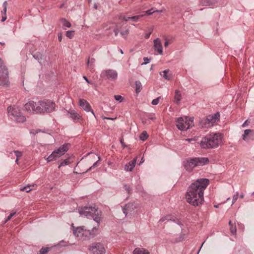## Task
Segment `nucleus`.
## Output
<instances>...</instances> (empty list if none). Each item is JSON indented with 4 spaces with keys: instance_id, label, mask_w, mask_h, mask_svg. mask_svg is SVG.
Listing matches in <instances>:
<instances>
[{
    "instance_id": "obj_1",
    "label": "nucleus",
    "mask_w": 254,
    "mask_h": 254,
    "mask_svg": "<svg viewBox=\"0 0 254 254\" xmlns=\"http://www.w3.org/2000/svg\"><path fill=\"white\" fill-rule=\"evenodd\" d=\"M209 183L207 179H199L191 184L186 195L187 201L190 205L197 207L204 201V190Z\"/></svg>"
},
{
    "instance_id": "obj_2",
    "label": "nucleus",
    "mask_w": 254,
    "mask_h": 254,
    "mask_svg": "<svg viewBox=\"0 0 254 254\" xmlns=\"http://www.w3.org/2000/svg\"><path fill=\"white\" fill-rule=\"evenodd\" d=\"M223 138L221 133H211L203 137L199 144L203 149L215 148L222 144Z\"/></svg>"
},
{
    "instance_id": "obj_3",
    "label": "nucleus",
    "mask_w": 254,
    "mask_h": 254,
    "mask_svg": "<svg viewBox=\"0 0 254 254\" xmlns=\"http://www.w3.org/2000/svg\"><path fill=\"white\" fill-rule=\"evenodd\" d=\"M208 162L209 159L207 157L190 158L184 162V166L186 171L191 172L196 166L205 165Z\"/></svg>"
},
{
    "instance_id": "obj_4",
    "label": "nucleus",
    "mask_w": 254,
    "mask_h": 254,
    "mask_svg": "<svg viewBox=\"0 0 254 254\" xmlns=\"http://www.w3.org/2000/svg\"><path fill=\"white\" fill-rule=\"evenodd\" d=\"M8 116L11 120L16 123H24L26 121V118L23 116L20 109L15 106H9L7 108Z\"/></svg>"
},
{
    "instance_id": "obj_5",
    "label": "nucleus",
    "mask_w": 254,
    "mask_h": 254,
    "mask_svg": "<svg viewBox=\"0 0 254 254\" xmlns=\"http://www.w3.org/2000/svg\"><path fill=\"white\" fill-rule=\"evenodd\" d=\"M219 117L220 115L218 112L214 115L208 116L206 118L202 119L199 121V126L204 128L211 127L219 121Z\"/></svg>"
},
{
    "instance_id": "obj_6",
    "label": "nucleus",
    "mask_w": 254,
    "mask_h": 254,
    "mask_svg": "<svg viewBox=\"0 0 254 254\" xmlns=\"http://www.w3.org/2000/svg\"><path fill=\"white\" fill-rule=\"evenodd\" d=\"M56 104L51 100L39 101L38 113H51L55 111Z\"/></svg>"
},
{
    "instance_id": "obj_7",
    "label": "nucleus",
    "mask_w": 254,
    "mask_h": 254,
    "mask_svg": "<svg viewBox=\"0 0 254 254\" xmlns=\"http://www.w3.org/2000/svg\"><path fill=\"white\" fill-rule=\"evenodd\" d=\"M176 126L181 130H186L193 126V118L187 117H180L177 119Z\"/></svg>"
},
{
    "instance_id": "obj_8",
    "label": "nucleus",
    "mask_w": 254,
    "mask_h": 254,
    "mask_svg": "<svg viewBox=\"0 0 254 254\" xmlns=\"http://www.w3.org/2000/svg\"><path fill=\"white\" fill-rule=\"evenodd\" d=\"M69 146L70 145L68 143L63 144L57 149H55L52 154L46 158V160L47 162H49L63 155L68 150Z\"/></svg>"
},
{
    "instance_id": "obj_9",
    "label": "nucleus",
    "mask_w": 254,
    "mask_h": 254,
    "mask_svg": "<svg viewBox=\"0 0 254 254\" xmlns=\"http://www.w3.org/2000/svg\"><path fill=\"white\" fill-rule=\"evenodd\" d=\"M0 85L4 87L9 86L8 72L1 58H0Z\"/></svg>"
},
{
    "instance_id": "obj_10",
    "label": "nucleus",
    "mask_w": 254,
    "mask_h": 254,
    "mask_svg": "<svg viewBox=\"0 0 254 254\" xmlns=\"http://www.w3.org/2000/svg\"><path fill=\"white\" fill-rule=\"evenodd\" d=\"M89 250L93 254H105L106 252L104 245L100 243L92 244L89 248Z\"/></svg>"
},
{
    "instance_id": "obj_11",
    "label": "nucleus",
    "mask_w": 254,
    "mask_h": 254,
    "mask_svg": "<svg viewBox=\"0 0 254 254\" xmlns=\"http://www.w3.org/2000/svg\"><path fill=\"white\" fill-rule=\"evenodd\" d=\"M66 115L68 118L72 120L74 123L80 122L83 120L82 116L74 110L70 109L67 111Z\"/></svg>"
},
{
    "instance_id": "obj_12",
    "label": "nucleus",
    "mask_w": 254,
    "mask_h": 254,
    "mask_svg": "<svg viewBox=\"0 0 254 254\" xmlns=\"http://www.w3.org/2000/svg\"><path fill=\"white\" fill-rule=\"evenodd\" d=\"M24 109L29 112L38 113L37 109L39 108V102H35L33 101H30L24 105Z\"/></svg>"
},
{
    "instance_id": "obj_13",
    "label": "nucleus",
    "mask_w": 254,
    "mask_h": 254,
    "mask_svg": "<svg viewBox=\"0 0 254 254\" xmlns=\"http://www.w3.org/2000/svg\"><path fill=\"white\" fill-rule=\"evenodd\" d=\"M73 234L75 236L81 238L84 236H87L88 234L91 235V232L84 229V227H78L73 229Z\"/></svg>"
},
{
    "instance_id": "obj_14",
    "label": "nucleus",
    "mask_w": 254,
    "mask_h": 254,
    "mask_svg": "<svg viewBox=\"0 0 254 254\" xmlns=\"http://www.w3.org/2000/svg\"><path fill=\"white\" fill-rule=\"evenodd\" d=\"M102 75L106 76L109 79L116 80L118 77V73L115 70L108 69L103 71Z\"/></svg>"
},
{
    "instance_id": "obj_15",
    "label": "nucleus",
    "mask_w": 254,
    "mask_h": 254,
    "mask_svg": "<svg viewBox=\"0 0 254 254\" xmlns=\"http://www.w3.org/2000/svg\"><path fill=\"white\" fill-rule=\"evenodd\" d=\"M243 139L246 141L254 140V130L250 129L245 130L242 135Z\"/></svg>"
},
{
    "instance_id": "obj_16",
    "label": "nucleus",
    "mask_w": 254,
    "mask_h": 254,
    "mask_svg": "<svg viewBox=\"0 0 254 254\" xmlns=\"http://www.w3.org/2000/svg\"><path fill=\"white\" fill-rule=\"evenodd\" d=\"M79 106L85 111L91 112L92 114L95 117V115L93 111L91 109V106L89 103L84 99H80L79 101Z\"/></svg>"
},
{
    "instance_id": "obj_17",
    "label": "nucleus",
    "mask_w": 254,
    "mask_h": 254,
    "mask_svg": "<svg viewBox=\"0 0 254 254\" xmlns=\"http://www.w3.org/2000/svg\"><path fill=\"white\" fill-rule=\"evenodd\" d=\"M89 212L90 213V218H93L95 222L99 224L101 221V211L95 207V211H89Z\"/></svg>"
},
{
    "instance_id": "obj_18",
    "label": "nucleus",
    "mask_w": 254,
    "mask_h": 254,
    "mask_svg": "<svg viewBox=\"0 0 254 254\" xmlns=\"http://www.w3.org/2000/svg\"><path fill=\"white\" fill-rule=\"evenodd\" d=\"M153 47L155 51L158 53L160 55L163 54V46L161 40L159 38H156L153 41Z\"/></svg>"
},
{
    "instance_id": "obj_19",
    "label": "nucleus",
    "mask_w": 254,
    "mask_h": 254,
    "mask_svg": "<svg viewBox=\"0 0 254 254\" xmlns=\"http://www.w3.org/2000/svg\"><path fill=\"white\" fill-rule=\"evenodd\" d=\"M89 211H95V207L85 206L81 208L79 210V214L87 218H90V213Z\"/></svg>"
},
{
    "instance_id": "obj_20",
    "label": "nucleus",
    "mask_w": 254,
    "mask_h": 254,
    "mask_svg": "<svg viewBox=\"0 0 254 254\" xmlns=\"http://www.w3.org/2000/svg\"><path fill=\"white\" fill-rule=\"evenodd\" d=\"M137 158H135L132 161H129L125 165V170L126 171H131L135 167Z\"/></svg>"
},
{
    "instance_id": "obj_21",
    "label": "nucleus",
    "mask_w": 254,
    "mask_h": 254,
    "mask_svg": "<svg viewBox=\"0 0 254 254\" xmlns=\"http://www.w3.org/2000/svg\"><path fill=\"white\" fill-rule=\"evenodd\" d=\"M133 254H150V253L144 248H136L133 250Z\"/></svg>"
},
{
    "instance_id": "obj_22",
    "label": "nucleus",
    "mask_w": 254,
    "mask_h": 254,
    "mask_svg": "<svg viewBox=\"0 0 254 254\" xmlns=\"http://www.w3.org/2000/svg\"><path fill=\"white\" fill-rule=\"evenodd\" d=\"M160 74L166 80H169L172 77V74L169 70H165L160 72Z\"/></svg>"
},
{
    "instance_id": "obj_23",
    "label": "nucleus",
    "mask_w": 254,
    "mask_h": 254,
    "mask_svg": "<svg viewBox=\"0 0 254 254\" xmlns=\"http://www.w3.org/2000/svg\"><path fill=\"white\" fill-rule=\"evenodd\" d=\"M95 62V59L94 58H88L87 61V66L91 71L93 70L94 68V63Z\"/></svg>"
},
{
    "instance_id": "obj_24",
    "label": "nucleus",
    "mask_w": 254,
    "mask_h": 254,
    "mask_svg": "<svg viewBox=\"0 0 254 254\" xmlns=\"http://www.w3.org/2000/svg\"><path fill=\"white\" fill-rule=\"evenodd\" d=\"M217 0H201V3L203 5L210 6L214 4Z\"/></svg>"
},
{
    "instance_id": "obj_25",
    "label": "nucleus",
    "mask_w": 254,
    "mask_h": 254,
    "mask_svg": "<svg viewBox=\"0 0 254 254\" xmlns=\"http://www.w3.org/2000/svg\"><path fill=\"white\" fill-rule=\"evenodd\" d=\"M135 91L136 93H139L142 89V84L139 81H136L135 82Z\"/></svg>"
},
{
    "instance_id": "obj_26",
    "label": "nucleus",
    "mask_w": 254,
    "mask_h": 254,
    "mask_svg": "<svg viewBox=\"0 0 254 254\" xmlns=\"http://www.w3.org/2000/svg\"><path fill=\"white\" fill-rule=\"evenodd\" d=\"M131 206H132V204H131V203H128L123 208V213L125 214L126 216L127 215L128 211H130V207Z\"/></svg>"
},
{
    "instance_id": "obj_27",
    "label": "nucleus",
    "mask_w": 254,
    "mask_h": 254,
    "mask_svg": "<svg viewBox=\"0 0 254 254\" xmlns=\"http://www.w3.org/2000/svg\"><path fill=\"white\" fill-rule=\"evenodd\" d=\"M162 11H163L162 10H156L154 8H152L149 10L145 11V12L146 15H150L155 12H162Z\"/></svg>"
},
{
    "instance_id": "obj_28",
    "label": "nucleus",
    "mask_w": 254,
    "mask_h": 254,
    "mask_svg": "<svg viewBox=\"0 0 254 254\" xmlns=\"http://www.w3.org/2000/svg\"><path fill=\"white\" fill-rule=\"evenodd\" d=\"M175 101L178 103L181 100V94L179 91H175V95L174 97Z\"/></svg>"
},
{
    "instance_id": "obj_29",
    "label": "nucleus",
    "mask_w": 254,
    "mask_h": 254,
    "mask_svg": "<svg viewBox=\"0 0 254 254\" xmlns=\"http://www.w3.org/2000/svg\"><path fill=\"white\" fill-rule=\"evenodd\" d=\"M61 22L63 24V25L64 27H67V28H69L71 27L70 23L69 21H68L67 20H66L65 19H64V18L62 19Z\"/></svg>"
},
{
    "instance_id": "obj_30",
    "label": "nucleus",
    "mask_w": 254,
    "mask_h": 254,
    "mask_svg": "<svg viewBox=\"0 0 254 254\" xmlns=\"http://www.w3.org/2000/svg\"><path fill=\"white\" fill-rule=\"evenodd\" d=\"M31 187H32V186H31V185H27L25 187L20 188V190L22 191H25L28 192L32 190Z\"/></svg>"
},
{
    "instance_id": "obj_31",
    "label": "nucleus",
    "mask_w": 254,
    "mask_h": 254,
    "mask_svg": "<svg viewBox=\"0 0 254 254\" xmlns=\"http://www.w3.org/2000/svg\"><path fill=\"white\" fill-rule=\"evenodd\" d=\"M3 6V10L1 11L2 15H6V11H7V3L6 1H5L3 2L2 4Z\"/></svg>"
},
{
    "instance_id": "obj_32",
    "label": "nucleus",
    "mask_w": 254,
    "mask_h": 254,
    "mask_svg": "<svg viewBox=\"0 0 254 254\" xmlns=\"http://www.w3.org/2000/svg\"><path fill=\"white\" fill-rule=\"evenodd\" d=\"M144 15V14H141V15L131 16V17H130L129 20H131L133 21L136 22V21H138L139 19H140V18H141V17H142Z\"/></svg>"
},
{
    "instance_id": "obj_33",
    "label": "nucleus",
    "mask_w": 254,
    "mask_h": 254,
    "mask_svg": "<svg viewBox=\"0 0 254 254\" xmlns=\"http://www.w3.org/2000/svg\"><path fill=\"white\" fill-rule=\"evenodd\" d=\"M147 137L148 135L147 132L146 131H143L140 135V139L142 141H144L147 138Z\"/></svg>"
},
{
    "instance_id": "obj_34",
    "label": "nucleus",
    "mask_w": 254,
    "mask_h": 254,
    "mask_svg": "<svg viewBox=\"0 0 254 254\" xmlns=\"http://www.w3.org/2000/svg\"><path fill=\"white\" fill-rule=\"evenodd\" d=\"M74 31L73 30H69L66 32V36L67 37L71 39L74 36Z\"/></svg>"
},
{
    "instance_id": "obj_35",
    "label": "nucleus",
    "mask_w": 254,
    "mask_h": 254,
    "mask_svg": "<svg viewBox=\"0 0 254 254\" xmlns=\"http://www.w3.org/2000/svg\"><path fill=\"white\" fill-rule=\"evenodd\" d=\"M114 98L116 101L119 102L120 103L122 102L124 99L123 97L119 95H115Z\"/></svg>"
},
{
    "instance_id": "obj_36",
    "label": "nucleus",
    "mask_w": 254,
    "mask_h": 254,
    "mask_svg": "<svg viewBox=\"0 0 254 254\" xmlns=\"http://www.w3.org/2000/svg\"><path fill=\"white\" fill-rule=\"evenodd\" d=\"M49 250V248H42L38 254H46Z\"/></svg>"
},
{
    "instance_id": "obj_37",
    "label": "nucleus",
    "mask_w": 254,
    "mask_h": 254,
    "mask_svg": "<svg viewBox=\"0 0 254 254\" xmlns=\"http://www.w3.org/2000/svg\"><path fill=\"white\" fill-rule=\"evenodd\" d=\"M129 19H130V17L124 15H120L119 16V19H120L121 20H124V21H127L129 20Z\"/></svg>"
},
{
    "instance_id": "obj_38",
    "label": "nucleus",
    "mask_w": 254,
    "mask_h": 254,
    "mask_svg": "<svg viewBox=\"0 0 254 254\" xmlns=\"http://www.w3.org/2000/svg\"><path fill=\"white\" fill-rule=\"evenodd\" d=\"M230 230L231 233L233 235H235L236 234L237 229H236V227L235 226H231L230 228Z\"/></svg>"
},
{
    "instance_id": "obj_39",
    "label": "nucleus",
    "mask_w": 254,
    "mask_h": 254,
    "mask_svg": "<svg viewBox=\"0 0 254 254\" xmlns=\"http://www.w3.org/2000/svg\"><path fill=\"white\" fill-rule=\"evenodd\" d=\"M13 152L15 153L16 158H17V159H19L22 155V153L21 151H17V150H14V151H13Z\"/></svg>"
},
{
    "instance_id": "obj_40",
    "label": "nucleus",
    "mask_w": 254,
    "mask_h": 254,
    "mask_svg": "<svg viewBox=\"0 0 254 254\" xmlns=\"http://www.w3.org/2000/svg\"><path fill=\"white\" fill-rule=\"evenodd\" d=\"M160 98H161V97H158V98L153 99L152 101L151 104L153 105H157L158 104Z\"/></svg>"
},
{
    "instance_id": "obj_41",
    "label": "nucleus",
    "mask_w": 254,
    "mask_h": 254,
    "mask_svg": "<svg viewBox=\"0 0 254 254\" xmlns=\"http://www.w3.org/2000/svg\"><path fill=\"white\" fill-rule=\"evenodd\" d=\"M238 195H239V192H238V191H236V193L233 195L232 204H233L235 202V201L237 200V199L238 198Z\"/></svg>"
},
{
    "instance_id": "obj_42",
    "label": "nucleus",
    "mask_w": 254,
    "mask_h": 254,
    "mask_svg": "<svg viewBox=\"0 0 254 254\" xmlns=\"http://www.w3.org/2000/svg\"><path fill=\"white\" fill-rule=\"evenodd\" d=\"M67 164H68V161L67 159H65V160H64L63 161H62L60 163V165L59 166V168H60L62 166H65V165H66Z\"/></svg>"
},
{
    "instance_id": "obj_43",
    "label": "nucleus",
    "mask_w": 254,
    "mask_h": 254,
    "mask_svg": "<svg viewBox=\"0 0 254 254\" xmlns=\"http://www.w3.org/2000/svg\"><path fill=\"white\" fill-rule=\"evenodd\" d=\"M169 217L168 216H165V217H162V218H161L159 220L160 222H164V221L165 220H167V221H175V220H173V219H169L168 218Z\"/></svg>"
},
{
    "instance_id": "obj_44",
    "label": "nucleus",
    "mask_w": 254,
    "mask_h": 254,
    "mask_svg": "<svg viewBox=\"0 0 254 254\" xmlns=\"http://www.w3.org/2000/svg\"><path fill=\"white\" fill-rule=\"evenodd\" d=\"M129 33V30H127L125 31H123L121 32V35L124 37L125 38H127V37Z\"/></svg>"
},
{
    "instance_id": "obj_45",
    "label": "nucleus",
    "mask_w": 254,
    "mask_h": 254,
    "mask_svg": "<svg viewBox=\"0 0 254 254\" xmlns=\"http://www.w3.org/2000/svg\"><path fill=\"white\" fill-rule=\"evenodd\" d=\"M16 214V212H12L7 217L6 222L9 220L14 215H15Z\"/></svg>"
},
{
    "instance_id": "obj_46",
    "label": "nucleus",
    "mask_w": 254,
    "mask_h": 254,
    "mask_svg": "<svg viewBox=\"0 0 254 254\" xmlns=\"http://www.w3.org/2000/svg\"><path fill=\"white\" fill-rule=\"evenodd\" d=\"M143 61L144 63L141 64L142 65L146 64H148L150 61V59H148V58L145 57L143 58Z\"/></svg>"
},
{
    "instance_id": "obj_47",
    "label": "nucleus",
    "mask_w": 254,
    "mask_h": 254,
    "mask_svg": "<svg viewBox=\"0 0 254 254\" xmlns=\"http://www.w3.org/2000/svg\"><path fill=\"white\" fill-rule=\"evenodd\" d=\"M97 163H98V161H96V162H95L93 165L92 166H91L87 171L86 172H88L90 170H91L92 168H94L95 167H96L97 166Z\"/></svg>"
},
{
    "instance_id": "obj_48",
    "label": "nucleus",
    "mask_w": 254,
    "mask_h": 254,
    "mask_svg": "<svg viewBox=\"0 0 254 254\" xmlns=\"http://www.w3.org/2000/svg\"><path fill=\"white\" fill-rule=\"evenodd\" d=\"M41 56H42V55H40V58H39L38 55L35 54V55H33V57L35 59L39 61V63H40V62L39 61L40 59H42Z\"/></svg>"
},
{
    "instance_id": "obj_49",
    "label": "nucleus",
    "mask_w": 254,
    "mask_h": 254,
    "mask_svg": "<svg viewBox=\"0 0 254 254\" xmlns=\"http://www.w3.org/2000/svg\"><path fill=\"white\" fill-rule=\"evenodd\" d=\"M152 31H150L148 33H147L145 34L144 37L145 39H148L151 34Z\"/></svg>"
},
{
    "instance_id": "obj_50",
    "label": "nucleus",
    "mask_w": 254,
    "mask_h": 254,
    "mask_svg": "<svg viewBox=\"0 0 254 254\" xmlns=\"http://www.w3.org/2000/svg\"><path fill=\"white\" fill-rule=\"evenodd\" d=\"M125 189L128 192V193H129L131 191V189L129 187L127 186V185H125Z\"/></svg>"
},
{
    "instance_id": "obj_51",
    "label": "nucleus",
    "mask_w": 254,
    "mask_h": 254,
    "mask_svg": "<svg viewBox=\"0 0 254 254\" xmlns=\"http://www.w3.org/2000/svg\"><path fill=\"white\" fill-rule=\"evenodd\" d=\"M83 78H84V79L86 81V82L88 83V84H92V83L88 79V78H87V77L86 76H83Z\"/></svg>"
},
{
    "instance_id": "obj_52",
    "label": "nucleus",
    "mask_w": 254,
    "mask_h": 254,
    "mask_svg": "<svg viewBox=\"0 0 254 254\" xmlns=\"http://www.w3.org/2000/svg\"><path fill=\"white\" fill-rule=\"evenodd\" d=\"M7 18L6 15H2L1 21H4Z\"/></svg>"
},
{
    "instance_id": "obj_53",
    "label": "nucleus",
    "mask_w": 254,
    "mask_h": 254,
    "mask_svg": "<svg viewBox=\"0 0 254 254\" xmlns=\"http://www.w3.org/2000/svg\"><path fill=\"white\" fill-rule=\"evenodd\" d=\"M174 222H176L178 225H179L181 227L183 226L182 223L179 220H178L177 221H175Z\"/></svg>"
},
{
    "instance_id": "obj_54",
    "label": "nucleus",
    "mask_w": 254,
    "mask_h": 254,
    "mask_svg": "<svg viewBox=\"0 0 254 254\" xmlns=\"http://www.w3.org/2000/svg\"><path fill=\"white\" fill-rule=\"evenodd\" d=\"M114 32L115 33V36H117L118 35L119 31V30L118 29H115L114 30Z\"/></svg>"
},
{
    "instance_id": "obj_55",
    "label": "nucleus",
    "mask_w": 254,
    "mask_h": 254,
    "mask_svg": "<svg viewBox=\"0 0 254 254\" xmlns=\"http://www.w3.org/2000/svg\"><path fill=\"white\" fill-rule=\"evenodd\" d=\"M58 39L59 41H62V34H58Z\"/></svg>"
},
{
    "instance_id": "obj_56",
    "label": "nucleus",
    "mask_w": 254,
    "mask_h": 254,
    "mask_svg": "<svg viewBox=\"0 0 254 254\" xmlns=\"http://www.w3.org/2000/svg\"><path fill=\"white\" fill-rule=\"evenodd\" d=\"M248 125V120L246 121L242 125L243 127H245Z\"/></svg>"
},
{
    "instance_id": "obj_57",
    "label": "nucleus",
    "mask_w": 254,
    "mask_h": 254,
    "mask_svg": "<svg viewBox=\"0 0 254 254\" xmlns=\"http://www.w3.org/2000/svg\"><path fill=\"white\" fill-rule=\"evenodd\" d=\"M168 45H169V42L167 40H166L164 43V46L165 47H168Z\"/></svg>"
},
{
    "instance_id": "obj_58",
    "label": "nucleus",
    "mask_w": 254,
    "mask_h": 254,
    "mask_svg": "<svg viewBox=\"0 0 254 254\" xmlns=\"http://www.w3.org/2000/svg\"><path fill=\"white\" fill-rule=\"evenodd\" d=\"M148 119H149V120H154V119H155V117L154 115H152V116H151V117H149L148 118Z\"/></svg>"
},
{
    "instance_id": "obj_59",
    "label": "nucleus",
    "mask_w": 254,
    "mask_h": 254,
    "mask_svg": "<svg viewBox=\"0 0 254 254\" xmlns=\"http://www.w3.org/2000/svg\"><path fill=\"white\" fill-rule=\"evenodd\" d=\"M98 7V3H94V8L95 9H97Z\"/></svg>"
},
{
    "instance_id": "obj_60",
    "label": "nucleus",
    "mask_w": 254,
    "mask_h": 254,
    "mask_svg": "<svg viewBox=\"0 0 254 254\" xmlns=\"http://www.w3.org/2000/svg\"><path fill=\"white\" fill-rule=\"evenodd\" d=\"M187 141H189V142H190L192 140H194V139L193 138H188L186 139Z\"/></svg>"
},
{
    "instance_id": "obj_61",
    "label": "nucleus",
    "mask_w": 254,
    "mask_h": 254,
    "mask_svg": "<svg viewBox=\"0 0 254 254\" xmlns=\"http://www.w3.org/2000/svg\"><path fill=\"white\" fill-rule=\"evenodd\" d=\"M64 3H62V4H61L60 5V7H60V8H62L64 6Z\"/></svg>"
},
{
    "instance_id": "obj_62",
    "label": "nucleus",
    "mask_w": 254,
    "mask_h": 254,
    "mask_svg": "<svg viewBox=\"0 0 254 254\" xmlns=\"http://www.w3.org/2000/svg\"><path fill=\"white\" fill-rule=\"evenodd\" d=\"M229 225L230 227H231V226H233V225H232V223L231 220H230V221H229Z\"/></svg>"
},
{
    "instance_id": "obj_63",
    "label": "nucleus",
    "mask_w": 254,
    "mask_h": 254,
    "mask_svg": "<svg viewBox=\"0 0 254 254\" xmlns=\"http://www.w3.org/2000/svg\"><path fill=\"white\" fill-rule=\"evenodd\" d=\"M244 193H241V194H240V197H241V198H244Z\"/></svg>"
},
{
    "instance_id": "obj_64",
    "label": "nucleus",
    "mask_w": 254,
    "mask_h": 254,
    "mask_svg": "<svg viewBox=\"0 0 254 254\" xmlns=\"http://www.w3.org/2000/svg\"><path fill=\"white\" fill-rule=\"evenodd\" d=\"M121 143L123 146H125L124 143L123 142L122 139L121 140Z\"/></svg>"
}]
</instances>
